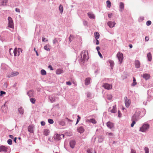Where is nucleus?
<instances>
[{
	"mask_svg": "<svg viewBox=\"0 0 153 153\" xmlns=\"http://www.w3.org/2000/svg\"><path fill=\"white\" fill-rule=\"evenodd\" d=\"M15 10L16 12H17L18 13L20 12V9L19 8H16V9Z\"/></svg>",
	"mask_w": 153,
	"mask_h": 153,
	"instance_id": "56",
	"label": "nucleus"
},
{
	"mask_svg": "<svg viewBox=\"0 0 153 153\" xmlns=\"http://www.w3.org/2000/svg\"><path fill=\"white\" fill-rule=\"evenodd\" d=\"M118 116L119 117H120L121 116V113H120V111H118Z\"/></svg>",
	"mask_w": 153,
	"mask_h": 153,
	"instance_id": "51",
	"label": "nucleus"
},
{
	"mask_svg": "<svg viewBox=\"0 0 153 153\" xmlns=\"http://www.w3.org/2000/svg\"><path fill=\"white\" fill-rule=\"evenodd\" d=\"M108 25L110 28L114 27L116 24L114 22L109 21L107 23Z\"/></svg>",
	"mask_w": 153,
	"mask_h": 153,
	"instance_id": "9",
	"label": "nucleus"
},
{
	"mask_svg": "<svg viewBox=\"0 0 153 153\" xmlns=\"http://www.w3.org/2000/svg\"><path fill=\"white\" fill-rule=\"evenodd\" d=\"M152 22L150 21H148L146 23L147 25L149 26L151 24Z\"/></svg>",
	"mask_w": 153,
	"mask_h": 153,
	"instance_id": "44",
	"label": "nucleus"
},
{
	"mask_svg": "<svg viewBox=\"0 0 153 153\" xmlns=\"http://www.w3.org/2000/svg\"><path fill=\"white\" fill-rule=\"evenodd\" d=\"M91 79L87 78L85 79V84L86 85H88L90 83Z\"/></svg>",
	"mask_w": 153,
	"mask_h": 153,
	"instance_id": "22",
	"label": "nucleus"
},
{
	"mask_svg": "<svg viewBox=\"0 0 153 153\" xmlns=\"http://www.w3.org/2000/svg\"><path fill=\"white\" fill-rule=\"evenodd\" d=\"M120 11H122L124 8V5L123 2H120Z\"/></svg>",
	"mask_w": 153,
	"mask_h": 153,
	"instance_id": "16",
	"label": "nucleus"
},
{
	"mask_svg": "<svg viewBox=\"0 0 153 153\" xmlns=\"http://www.w3.org/2000/svg\"><path fill=\"white\" fill-rule=\"evenodd\" d=\"M7 148L2 146H0V152H7Z\"/></svg>",
	"mask_w": 153,
	"mask_h": 153,
	"instance_id": "10",
	"label": "nucleus"
},
{
	"mask_svg": "<svg viewBox=\"0 0 153 153\" xmlns=\"http://www.w3.org/2000/svg\"><path fill=\"white\" fill-rule=\"evenodd\" d=\"M88 15L90 19H94L95 16L91 12L88 13Z\"/></svg>",
	"mask_w": 153,
	"mask_h": 153,
	"instance_id": "18",
	"label": "nucleus"
},
{
	"mask_svg": "<svg viewBox=\"0 0 153 153\" xmlns=\"http://www.w3.org/2000/svg\"><path fill=\"white\" fill-rule=\"evenodd\" d=\"M64 135L63 134H56L55 136V138L57 140H59L63 138Z\"/></svg>",
	"mask_w": 153,
	"mask_h": 153,
	"instance_id": "7",
	"label": "nucleus"
},
{
	"mask_svg": "<svg viewBox=\"0 0 153 153\" xmlns=\"http://www.w3.org/2000/svg\"><path fill=\"white\" fill-rule=\"evenodd\" d=\"M90 122L94 124H96L97 123V122L95 119L93 118L90 119Z\"/></svg>",
	"mask_w": 153,
	"mask_h": 153,
	"instance_id": "35",
	"label": "nucleus"
},
{
	"mask_svg": "<svg viewBox=\"0 0 153 153\" xmlns=\"http://www.w3.org/2000/svg\"><path fill=\"white\" fill-rule=\"evenodd\" d=\"M63 71L62 69L59 68L56 70V74L59 75L63 73Z\"/></svg>",
	"mask_w": 153,
	"mask_h": 153,
	"instance_id": "14",
	"label": "nucleus"
},
{
	"mask_svg": "<svg viewBox=\"0 0 153 153\" xmlns=\"http://www.w3.org/2000/svg\"><path fill=\"white\" fill-rule=\"evenodd\" d=\"M141 76H143L146 80L149 79L150 77V75L147 74H144L143 75H142Z\"/></svg>",
	"mask_w": 153,
	"mask_h": 153,
	"instance_id": "11",
	"label": "nucleus"
},
{
	"mask_svg": "<svg viewBox=\"0 0 153 153\" xmlns=\"http://www.w3.org/2000/svg\"><path fill=\"white\" fill-rule=\"evenodd\" d=\"M112 15V13H110L108 14V17L109 18H111Z\"/></svg>",
	"mask_w": 153,
	"mask_h": 153,
	"instance_id": "62",
	"label": "nucleus"
},
{
	"mask_svg": "<svg viewBox=\"0 0 153 153\" xmlns=\"http://www.w3.org/2000/svg\"><path fill=\"white\" fill-rule=\"evenodd\" d=\"M149 128L148 124H144L140 128L139 131L142 132H145Z\"/></svg>",
	"mask_w": 153,
	"mask_h": 153,
	"instance_id": "1",
	"label": "nucleus"
},
{
	"mask_svg": "<svg viewBox=\"0 0 153 153\" xmlns=\"http://www.w3.org/2000/svg\"><path fill=\"white\" fill-rule=\"evenodd\" d=\"M13 52L14 56H16L17 53V48H15L13 51Z\"/></svg>",
	"mask_w": 153,
	"mask_h": 153,
	"instance_id": "33",
	"label": "nucleus"
},
{
	"mask_svg": "<svg viewBox=\"0 0 153 153\" xmlns=\"http://www.w3.org/2000/svg\"><path fill=\"white\" fill-rule=\"evenodd\" d=\"M117 111L116 106H113V109L110 111V112L112 113H115Z\"/></svg>",
	"mask_w": 153,
	"mask_h": 153,
	"instance_id": "23",
	"label": "nucleus"
},
{
	"mask_svg": "<svg viewBox=\"0 0 153 153\" xmlns=\"http://www.w3.org/2000/svg\"><path fill=\"white\" fill-rule=\"evenodd\" d=\"M132 121V123L131 125V127H133L134 124L136 123V121L134 120H131Z\"/></svg>",
	"mask_w": 153,
	"mask_h": 153,
	"instance_id": "37",
	"label": "nucleus"
},
{
	"mask_svg": "<svg viewBox=\"0 0 153 153\" xmlns=\"http://www.w3.org/2000/svg\"><path fill=\"white\" fill-rule=\"evenodd\" d=\"M8 27L10 28H13L14 27V23L12 18L10 17H8Z\"/></svg>",
	"mask_w": 153,
	"mask_h": 153,
	"instance_id": "3",
	"label": "nucleus"
},
{
	"mask_svg": "<svg viewBox=\"0 0 153 153\" xmlns=\"http://www.w3.org/2000/svg\"><path fill=\"white\" fill-rule=\"evenodd\" d=\"M59 10L60 13L62 14L63 10V8L62 6V5H60L59 7Z\"/></svg>",
	"mask_w": 153,
	"mask_h": 153,
	"instance_id": "28",
	"label": "nucleus"
},
{
	"mask_svg": "<svg viewBox=\"0 0 153 153\" xmlns=\"http://www.w3.org/2000/svg\"><path fill=\"white\" fill-rule=\"evenodd\" d=\"M44 48V49L48 51H49L50 50V49L49 48V46L47 45L45 46Z\"/></svg>",
	"mask_w": 153,
	"mask_h": 153,
	"instance_id": "32",
	"label": "nucleus"
},
{
	"mask_svg": "<svg viewBox=\"0 0 153 153\" xmlns=\"http://www.w3.org/2000/svg\"><path fill=\"white\" fill-rule=\"evenodd\" d=\"M49 133V131L48 130L46 129L45 130L44 134L45 135H48Z\"/></svg>",
	"mask_w": 153,
	"mask_h": 153,
	"instance_id": "31",
	"label": "nucleus"
},
{
	"mask_svg": "<svg viewBox=\"0 0 153 153\" xmlns=\"http://www.w3.org/2000/svg\"><path fill=\"white\" fill-rule=\"evenodd\" d=\"M98 53L100 57L102 58V56L100 52L99 51H98Z\"/></svg>",
	"mask_w": 153,
	"mask_h": 153,
	"instance_id": "53",
	"label": "nucleus"
},
{
	"mask_svg": "<svg viewBox=\"0 0 153 153\" xmlns=\"http://www.w3.org/2000/svg\"><path fill=\"white\" fill-rule=\"evenodd\" d=\"M48 68H49L51 70H53V68H52V66L51 65H50L48 66Z\"/></svg>",
	"mask_w": 153,
	"mask_h": 153,
	"instance_id": "58",
	"label": "nucleus"
},
{
	"mask_svg": "<svg viewBox=\"0 0 153 153\" xmlns=\"http://www.w3.org/2000/svg\"><path fill=\"white\" fill-rule=\"evenodd\" d=\"M70 147L72 148H74V147L75 145V142L74 140H72L70 142Z\"/></svg>",
	"mask_w": 153,
	"mask_h": 153,
	"instance_id": "13",
	"label": "nucleus"
},
{
	"mask_svg": "<svg viewBox=\"0 0 153 153\" xmlns=\"http://www.w3.org/2000/svg\"><path fill=\"white\" fill-rule=\"evenodd\" d=\"M144 150L145 151L146 153H149V149L147 147H145L144 148Z\"/></svg>",
	"mask_w": 153,
	"mask_h": 153,
	"instance_id": "47",
	"label": "nucleus"
},
{
	"mask_svg": "<svg viewBox=\"0 0 153 153\" xmlns=\"http://www.w3.org/2000/svg\"><path fill=\"white\" fill-rule=\"evenodd\" d=\"M109 62L110 64L111 69L113 68V67L114 65V63L113 61L111 60H109L108 61Z\"/></svg>",
	"mask_w": 153,
	"mask_h": 153,
	"instance_id": "26",
	"label": "nucleus"
},
{
	"mask_svg": "<svg viewBox=\"0 0 153 153\" xmlns=\"http://www.w3.org/2000/svg\"><path fill=\"white\" fill-rule=\"evenodd\" d=\"M33 93V92L32 91H29L27 93V94L30 97H32L33 96V95H31V94H32Z\"/></svg>",
	"mask_w": 153,
	"mask_h": 153,
	"instance_id": "41",
	"label": "nucleus"
},
{
	"mask_svg": "<svg viewBox=\"0 0 153 153\" xmlns=\"http://www.w3.org/2000/svg\"><path fill=\"white\" fill-rule=\"evenodd\" d=\"M6 94V92L3 91H0V96H2L3 94Z\"/></svg>",
	"mask_w": 153,
	"mask_h": 153,
	"instance_id": "46",
	"label": "nucleus"
},
{
	"mask_svg": "<svg viewBox=\"0 0 153 153\" xmlns=\"http://www.w3.org/2000/svg\"><path fill=\"white\" fill-rule=\"evenodd\" d=\"M140 112L138 111L136 112L131 118V120H134L137 121L139 119V117L140 115Z\"/></svg>",
	"mask_w": 153,
	"mask_h": 153,
	"instance_id": "4",
	"label": "nucleus"
},
{
	"mask_svg": "<svg viewBox=\"0 0 153 153\" xmlns=\"http://www.w3.org/2000/svg\"><path fill=\"white\" fill-rule=\"evenodd\" d=\"M107 6L108 8H110L111 6V4L109 0H108L106 1Z\"/></svg>",
	"mask_w": 153,
	"mask_h": 153,
	"instance_id": "27",
	"label": "nucleus"
},
{
	"mask_svg": "<svg viewBox=\"0 0 153 153\" xmlns=\"http://www.w3.org/2000/svg\"><path fill=\"white\" fill-rule=\"evenodd\" d=\"M74 38V36L72 35H70L69 38V39L70 41V42H71L72 40Z\"/></svg>",
	"mask_w": 153,
	"mask_h": 153,
	"instance_id": "39",
	"label": "nucleus"
},
{
	"mask_svg": "<svg viewBox=\"0 0 153 153\" xmlns=\"http://www.w3.org/2000/svg\"><path fill=\"white\" fill-rule=\"evenodd\" d=\"M7 143L9 145H11L12 143V140L11 139H9L7 140Z\"/></svg>",
	"mask_w": 153,
	"mask_h": 153,
	"instance_id": "45",
	"label": "nucleus"
},
{
	"mask_svg": "<svg viewBox=\"0 0 153 153\" xmlns=\"http://www.w3.org/2000/svg\"><path fill=\"white\" fill-rule=\"evenodd\" d=\"M8 1L7 0H3L2 2V5H4L6 4Z\"/></svg>",
	"mask_w": 153,
	"mask_h": 153,
	"instance_id": "40",
	"label": "nucleus"
},
{
	"mask_svg": "<svg viewBox=\"0 0 153 153\" xmlns=\"http://www.w3.org/2000/svg\"><path fill=\"white\" fill-rule=\"evenodd\" d=\"M30 101L33 104H34L35 103L36 100L34 98H31L30 99Z\"/></svg>",
	"mask_w": 153,
	"mask_h": 153,
	"instance_id": "34",
	"label": "nucleus"
},
{
	"mask_svg": "<svg viewBox=\"0 0 153 153\" xmlns=\"http://www.w3.org/2000/svg\"><path fill=\"white\" fill-rule=\"evenodd\" d=\"M96 49L97 50V51H98H98H99V50L100 49V48L99 47V46H97L96 47Z\"/></svg>",
	"mask_w": 153,
	"mask_h": 153,
	"instance_id": "64",
	"label": "nucleus"
},
{
	"mask_svg": "<svg viewBox=\"0 0 153 153\" xmlns=\"http://www.w3.org/2000/svg\"><path fill=\"white\" fill-rule=\"evenodd\" d=\"M131 153H136L135 151L133 149H131Z\"/></svg>",
	"mask_w": 153,
	"mask_h": 153,
	"instance_id": "63",
	"label": "nucleus"
},
{
	"mask_svg": "<svg viewBox=\"0 0 153 153\" xmlns=\"http://www.w3.org/2000/svg\"><path fill=\"white\" fill-rule=\"evenodd\" d=\"M48 122L51 124H52L54 122L53 120L51 119H49L48 120Z\"/></svg>",
	"mask_w": 153,
	"mask_h": 153,
	"instance_id": "42",
	"label": "nucleus"
},
{
	"mask_svg": "<svg viewBox=\"0 0 153 153\" xmlns=\"http://www.w3.org/2000/svg\"><path fill=\"white\" fill-rule=\"evenodd\" d=\"M33 126H29L28 128V130L29 132L32 133L33 131Z\"/></svg>",
	"mask_w": 153,
	"mask_h": 153,
	"instance_id": "19",
	"label": "nucleus"
},
{
	"mask_svg": "<svg viewBox=\"0 0 153 153\" xmlns=\"http://www.w3.org/2000/svg\"><path fill=\"white\" fill-rule=\"evenodd\" d=\"M102 86L105 89H107V90H109L111 89L112 88V86L111 85L108 83L104 84L102 85Z\"/></svg>",
	"mask_w": 153,
	"mask_h": 153,
	"instance_id": "8",
	"label": "nucleus"
},
{
	"mask_svg": "<svg viewBox=\"0 0 153 153\" xmlns=\"http://www.w3.org/2000/svg\"><path fill=\"white\" fill-rule=\"evenodd\" d=\"M41 124L42 126H44L45 125V123L44 121H42L41 123Z\"/></svg>",
	"mask_w": 153,
	"mask_h": 153,
	"instance_id": "59",
	"label": "nucleus"
},
{
	"mask_svg": "<svg viewBox=\"0 0 153 153\" xmlns=\"http://www.w3.org/2000/svg\"><path fill=\"white\" fill-rule=\"evenodd\" d=\"M94 35L95 36V37L96 38V39H98L100 37V34L98 32H95L94 33Z\"/></svg>",
	"mask_w": 153,
	"mask_h": 153,
	"instance_id": "24",
	"label": "nucleus"
},
{
	"mask_svg": "<svg viewBox=\"0 0 153 153\" xmlns=\"http://www.w3.org/2000/svg\"><path fill=\"white\" fill-rule=\"evenodd\" d=\"M41 74L42 75H45L46 74V72L45 70L42 69L41 71Z\"/></svg>",
	"mask_w": 153,
	"mask_h": 153,
	"instance_id": "36",
	"label": "nucleus"
},
{
	"mask_svg": "<svg viewBox=\"0 0 153 153\" xmlns=\"http://www.w3.org/2000/svg\"><path fill=\"white\" fill-rule=\"evenodd\" d=\"M124 100L125 101V106L127 107H128L130 105L131 100L130 99H128L126 97H124Z\"/></svg>",
	"mask_w": 153,
	"mask_h": 153,
	"instance_id": "6",
	"label": "nucleus"
},
{
	"mask_svg": "<svg viewBox=\"0 0 153 153\" xmlns=\"http://www.w3.org/2000/svg\"><path fill=\"white\" fill-rule=\"evenodd\" d=\"M106 125L110 129H111L114 127L113 123L110 122H107Z\"/></svg>",
	"mask_w": 153,
	"mask_h": 153,
	"instance_id": "12",
	"label": "nucleus"
},
{
	"mask_svg": "<svg viewBox=\"0 0 153 153\" xmlns=\"http://www.w3.org/2000/svg\"><path fill=\"white\" fill-rule=\"evenodd\" d=\"M87 97L88 98L90 97H91V94L90 93H88L87 94Z\"/></svg>",
	"mask_w": 153,
	"mask_h": 153,
	"instance_id": "57",
	"label": "nucleus"
},
{
	"mask_svg": "<svg viewBox=\"0 0 153 153\" xmlns=\"http://www.w3.org/2000/svg\"><path fill=\"white\" fill-rule=\"evenodd\" d=\"M77 117L78 118L77 120L76 124H77L79 122V121L80 119V117H79V115L77 116Z\"/></svg>",
	"mask_w": 153,
	"mask_h": 153,
	"instance_id": "49",
	"label": "nucleus"
},
{
	"mask_svg": "<svg viewBox=\"0 0 153 153\" xmlns=\"http://www.w3.org/2000/svg\"><path fill=\"white\" fill-rule=\"evenodd\" d=\"M57 39V38H55L53 40V44H55L58 42V40Z\"/></svg>",
	"mask_w": 153,
	"mask_h": 153,
	"instance_id": "48",
	"label": "nucleus"
},
{
	"mask_svg": "<svg viewBox=\"0 0 153 153\" xmlns=\"http://www.w3.org/2000/svg\"><path fill=\"white\" fill-rule=\"evenodd\" d=\"M19 111L21 114H23L24 112V110L22 108H20L19 109Z\"/></svg>",
	"mask_w": 153,
	"mask_h": 153,
	"instance_id": "30",
	"label": "nucleus"
},
{
	"mask_svg": "<svg viewBox=\"0 0 153 153\" xmlns=\"http://www.w3.org/2000/svg\"><path fill=\"white\" fill-rule=\"evenodd\" d=\"M49 99L51 102H53L55 100V98L54 97L50 96Z\"/></svg>",
	"mask_w": 153,
	"mask_h": 153,
	"instance_id": "25",
	"label": "nucleus"
},
{
	"mask_svg": "<svg viewBox=\"0 0 153 153\" xmlns=\"http://www.w3.org/2000/svg\"><path fill=\"white\" fill-rule=\"evenodd\" d=\"M66 84L67 85H70L71 84V82L70 81L66 82Z\"/></svg>",
	"mask_w": 153,
	"mask_h": 153,
	"instance_id": "52",
	"label": "nucleus"
},
{
	"mask_svg": "<svg viewBox=\"0 0 153 153\" xmlns=\"http://www.w3.org/2000/svg\"><path fill=\"white\" fill-rule=\"evenodd\" d=\"M77 130L78 131L81 133L83 132L84 131V129L83 127L82 126L79 127L77 128Z\"/></svg>",
	"mask_w": 153,
	"mask_h": 153,
	"instance_id": "15",
	"label": "nucleus"
},
{
	"mask_svg": "<svg viewBox=\"0 0 153 153\" xmlns=\"http://www.w3.org/2000/svg\"><path fill=\"white\" fill-rule=\"evenodd\" d=\"M19 74V73L17 71H14L11 73V74L10 75V76H15L18 75Z\"/></svg>",
	"mask_w": 153,
	"mask_h": 153,
	"instance_id": "17",
	"label": "nucleus"
},
{
	"mask_svg": "<svg viewBox=\"0 0 153 153\" xmlns=\"http://www.w3.org/2000/svg\"><path fill=\"white\" fill-rule=\"evenodd\" d=\"M107 99L110 100L112 98V96L111 95H107Z\"/></svg>",
	"mask_w": 153,
	"mask_h": 153,
	"instance_id": "43",
	"label": "nucleus"
},
{
	"mask_svg": "<svg viewBox=\"0 0 153 153\" xmlns=\"http://www.w3.org/2000/svg\"><path fill=\"white\" fill-rule=\"evenodd\" d=\"M137 84L136 80L134 77H133V83L131 85L133 86H134Z\"/></svg>",
	"mask_w": 153,
	"mask_h": 153,
	"instance_id": "29",
	"label": "nucleus"
},
{
	"mask_svg": "<svg viewBox=\"0 0 153 153\" xmlns=\"http://www.w3.org/2000/svg\"><path fill=\"white\" fill-rule=\"evenodd\" d=\"M13 49L12 48H10V50H9V53H10V54L11 55H13V53H11L10 52V51H11V50H13Z\"/></svg>",
	"mask_w": 153,
	"mask_h": 153,
	"instance_id": "60",
	"label": "nucleus"
},
{
	"mask_svg": "<svg viewBox=\"0 0 153 153\" xmlns=\"http://www.w3.org/2000/svg\"><path fill=\"white\" fill-rule=\"evenodd\" d=\"M147 57L148 60L149 61H151L152 59V56L150 53H149L147 54Z\"/></svg>",
	"mask_w": 153,
	"mask_h": 153,
	"instance_id": "20",
	"label": "nucleus"
},
{
	"mask_svg": "<svg viewBox=\"0 0 153 153\" xmlns=\"http://www.w3.org/2000/svg\"><path fill=\"white\" fill-rule=\"evenodd\" d=\"M65 123L64 122H61L60 123V124L62 126H64L65 125Z\"/></svg>",
	"mask_w": 153,
	"mask_h": 153,
	"instance_id": "54",
	"label": "nucleus"
},
{
	"mask_svg": "<svg viewBox=\"0 0 153 153\" xmlns=\"http://www.w3.org/2000/svg\"><path fill=\"white\" fill-rule=\"evenodd\" d=\"M22 49L21 48H19L18 49V53L17 54V55L19 56L20 54V52L22 53Z\"/></svg>",
	"mask_w": 153,
	"mask_h": 153,
	"instance_id": "38",
	"label": "nucleus"
},
{
	"mask_svg": "<svg viewBox=\"0 0 153 153\" xmlns=\"http://www.w3.org/2000/svg\"><path fill=\"white\" fill-rule=\"evenodd\" d=\"M117 56L119 60L120 63H121L123 58V54L119 52L117 53Z\"/></svg>",
	"mask_w": 153,
	"mask_h": 153,
	"instance_id": "5",
	"label": "nucleus"
},
{
	"mask_svg": "<svg viewBox=\"0 0 153 153\" xmlns=\"http://www.w3.org/2000/svg\"><path fill=\"white\" fill-rule=\"evenodd\" d=\"M135 65L136 67L138 68L140 67V62L138 60H136L135 61Z\"/></svg>",
	"mask_w": 153,
	"mask_h": 153,
	"instance_id": "21",
	"label": "nucleus"
},
{
	"mask_svg": "<svg viewBox=\"0 0 153 153\" xmlns=\"http://www.w3.org/2000/svg\"><path fill=\"white\" fill-rule=\"evenodd\" d=\"M149 40V37L148 36H146L145 38V40L146 41H148Z\"/></svg>",
	"mask_w": 153,
	"mask_h": 153,
	"instance_id": "61",
	"label": "nucleus"
},
{
	"mask_svg": "<svg viewBox=\"0 0 153 153\" xmlns=\"http://www.w3.org/2000/svg\"><path fill=\"white\" fill-rule=\"evenodd\" d=\"M82 59L83 60H87L88 59V52L87 51L84 50L82 51Z\"/></svg>",
	"mask_w": 153,
	"mask_h": 153,
	"instance_id": "2",
	"label": "nucleus"
},
{
	"mask_svg": "<svg viewBox=\"0 0 153 153\" xmlns=\"http://www.w3.org/2000/svg\"><path fill=\"white\" fill-rule=\"evenodd\" d=\"M107 135L108 136H113V134L112 133L107 132L106 133Z\"/></svg>",
	"mask_w": 153,
	"mask_h": 153,
	"instance_id": "50",
	"label": "nucleus"
},
{
	"mask_svg": "<svg viewBox=\"0 0 153 153\" xmlns=\"http://www.w3.org/2000/svg\"><path fill=\"white\" fill-rule=\"evenodd\" d=\"M42 41L44 42L46 41L47 42L48 41V40L46 39V38L42 37Z\"/></svg>",
	"mask_w": 153,
	"mask_h": 153,
	"instance_id": "55",
	"label": "nucleus"
}]
</instances>
